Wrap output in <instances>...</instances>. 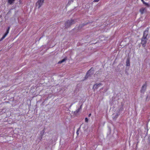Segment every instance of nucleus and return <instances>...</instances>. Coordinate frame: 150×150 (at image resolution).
<instances>
[{"mask_svg": "<svg viewBox=\"0 0 150 150\" xmlns=\"http://www.w3.org/2000/svg\"><path fill=\"white\" fill-rule=\"evenodd\" d=\"M76 22L75 20L71 19L68 20L65 24L66 27L67 28L70 26L71 25L74 24Z\"/></svg>", "mask_w": 150, "mask_h": 150, "instance_id": "obj_1", "label": "nucleus"}, {"mask_svg": "<svg viewBox=\"0 0 150 150\" xmlns=\"http://www.w3.org/2000/svg\"><path fill=\"white\" fill-rule=\"evenodd\" d=\"M147 86V83L146 82L142 86L141 88V89L140 90V92L141 93H144V92L146 91Z\"/></svg>", "mask_w": 150, "mask_h": 150, "instance_id": "obj_2", "label": "nucleus"}, {"mask_svg": "<svg viewBox=\"0 0 150 150\" xmlns=\"http://www.w3.org/2000/svg\"><path fill=\"white\" fill-rule=\"evenodd\" d=\"M147 39L146 38L142 37L141 39V43L142 46L144 47L146 45Z\"/></svg>", "mask_w": 150, "mask_h": 150, "instance_id": "obj_3", "label": "nucleus"}, {"mask_svg": "<svg viewBox=\"0 0 150 150\" xmlns=\"http://www.w3.org/2000/svg\"><path fill=\"white\" fill-rule=\"evenodd\" d=\"M44 2V0H38L36 3V5L40 8L42 4Z\"/></svg>", "mask_w": 150, "mask_h": 150, "instance_id": "obj_4", "label": "nucleus"}, {"mask_svg": "<svg viewBox=\"0 0 150 150\" xmlns=\"http://www.w3.org/2000/svg\"><path fill=\"white\" fill-rule=\"evenodd\" d=\"M10 28V27H8V29L7 30L6 33H5V34L3 35V36L0 39V41H2L7 36V35H8V33H9V31Z\"/></svg>", "mask_w": 150, "mask_h": 150, "instance_id": "obj_5", "label": "nucleus"}, {"mask_svg": "<svg viewBox=\"0 0 150 150\" xmlns=\"http://www.w3.org/2000/svg\"><path fill=\"white\" fill-rule=\"evenodd\" d=\"M102 85V84L101 83L95 84L93 85V89L94 90V91H95V89H97L98 87Z\"/></svg>", "mask_w": 150, "mask_h": 150, "instance_id": "obj_6", "label": "nucleus"}, {"mask_svg": "<svg viewBox=\"0 0 150 150\" xmlns=\"http://www.w3.org/2000/svg\"><path fill=\"white\" fill-rule=\"evenodd\" d=\"M82 106V105L80 106V107L78 109L74 112V113L75 115H77L78 113L81 110Z\"/></svg>", "mask_w": 150, "mask_h": 150, "instance_id": "obj_7", "label": "nucleus"}, {"mask_svg": "<svg viewBox=\"0 0 150 150\" xmlns=\"http://www.w3.org/2000/svg\"><path fill=\"white\" fill-rule=\"evenodd\" d=\"M91 69L89 70L87 73L86 76H85V78L86 79L88 78L89 77L91 76V75L92 74V73H90L91 71Z\"/></svg>", "mask_w": 150, "mask_h": 150, "instance_id": "obj_8", "label": "nucleus"}, {"mask_svg": "<svg viewBox=\"0 0 150 150\" xmlns=\"http://www.w3.org/2000/svg\"><path fill=\"white\" fill-rule=\"evenodd\" d=\"M148 34V31L147 30H145L144 33V34L143 37L146 38L147 35Z\"/></svg>", "mask_w": 150, "mask_h": 150, "instance_id": "obj_9", "label": "nucleus"}, {"mask_svg": "<svg viewBox=\"0 0 150 150\" xmlns=\"http://www.w3.org/2000/svg\"><path fill=\"white\" fill-rule=\"evenodd\" d=\"M67 59L66 57L64 58L61 61H59L58 62V64H60L61 63H63L65 62V61L67 60Z\"/></svg>", "mask_w": 150, "mask_h": 150, "instance_id": "obj_10", "label": "nucleus"}, {"mask_svg": "<svg viewBox=\"0 0 150 150\" xmlns=\"http://www.w3.org/2000/svg\"><path fill=\"white\" fill-rule=\"evenodd\" d=\"M123 104H122L121 107L120 108V109H119V110H118V113H120V112H122L124 108H123Z\"/></svg>", "mask_w": 150, "mask_h": 150, "instance_id": "obj_11", "label": "nucleus"}, {"mask_svg": "<svg viewBox=\"0 0 150 150\" xmlns=\"http://www.w3.org/2000/svg\"><path fill=\"white\" fill-rule=\"evenodd\" d=\"M45 132V131L44 129H43L41 132L40 133V136H41V137L40 139V140H41V139H42V137L44 135Z\"/></svg>", "mask_w": 150, "mask_h": 150, "instance_id": "obj_12", "label": "nucleus"}, {"mask_svg": "<svg viewBox=\"0 0 150 150\" xmlns=\"http://www.w3.org/2000/svg\"><path fill=\"white\" fill-rule=\"evenodd\" d=\"M145 10V8H142L140 10V11L142 14H143Z\"/></svg>", "mask_w": 150, "mask_h": 150, "instance_id": "obj_13", "label": "nucleus"}, {"mask_svg": "<svg viewBox=\"0 0 150 150\" xmlns=\"http://www.w3.org/2000/svg\"><path fill=\"white\" fill-rule=\"evenodd\" d=\"M15 1V0H8V3L11 4H12L13 2Z\"/></svg>", "mask_w": 150, "mask_h": 150, "instance_id": "obj_14", "label": "nucleus"}, {"mask_svg": "<svg viewBox=\"0 0 150 150\" xmlns=\"http://www.w3.org/2000/svg\"><path fill=\"white\" fill-rule=\"evenodd\" d=\"M126 66H129V60L127 59L126 61Z\"/></svg>", "mask_w": 150, "mask_h": 150, "instance_id": "obj_15", "label": "nucleus"}, {"mask_svg": "<svg viewBox=\"0 0 150 150\" xmlns=\"http://www.w3.org/2000/svg\"><path fill=\"white\" fill-rule=\"evenodd\" d=\"M143 3L147 7L150 6L149 4H148V3L145 2H143Z\"/></svg>", "mask_w": 150, "mask_h": 150, "instance_id": "obj_16", "label": "nucleus"}, {"mask_svg": "<svg viewBox=\"0 0 150 150\" xmlns=\"http://www.w3.org/2000/svg\"><path fill=\"white\" fill-rule=\"evenodd\" d=\"M88 119L86 117L85 118V121L86 122H88Z\"/></svg>", "mask_w": 150, "mask_h": 150, "instance_id": "obj_17", "label": "nucleus"}, {"mask_svg": "<svg viewBox=\"0 0 150 150\" xmlns=\"http://www.w3.org/2000/svg\"><path fill=\"white\" fill-rule=\"evenodd\" d=\"M119 115V114L116 113V115H115V116L116 117H117Z\"/></svg>", "mask_w": 150, "mask_h": 150, "instance_id": "obj_18", "label": "nucleus"}, {"mask_svg": "<svg viewBox=\"0 0 150 150\" xmlns=\"http://www.w3.org/2000/svg\"><path fill=\"white\" fill-rule=\"evenodd\" d=\"M100 0H94L93 1L94 2H98Z\"/></svg>", "mask_w": 150, "mask_h": 150, "instance_id": "obj_19", "label": "nucleus"}, {"mask_svg": "<svg viewBox=\"0 0 150 150\" xmlns=\"http://www.w3.org/2000/svg\"><path fill=\"white\" fill-rule=\"evenodd\" d=\"M79 132L78 130L77 131V132H76V134H77V135H78V134H79V132Z\"/></svg>", "mask_w": 150, "mask_h": 150, "instance_id": "obj_20", "label": "nucleus"}, {"mask_svg": "<svg viewBox=\"0 0 150 150\" xmlns=\"http://www.w3.org/2000/svg\"><path fill=\"white\" fill-rule=\"evenodd\" d=\"M91 115V113H90L88 115V117H90Z\"/></svg>", "mask_w": 150, "mask_h": 150, "instance_id": "obj_21", "label": "nucleus"}, {"mask_svg": "<svg viewBox=\"0 0 150 150\" xmlns=\"http://www.w3.org/2000/svg\"><path fill=\"white\" fill-rule=\"evenodd\" d=\"M141 1L143 3V2H144V0H141Z\"/></svg>", "mask_w": 150, "mask_h": 150, "instance_id": "obj_22", "label": "nucleus"}, {"mask_svg": "<svg viewBox=\"0 0 150 150\" xmlns=\"http://www.w3.org/2000/svg\"><path fill=\"white\" fill-rule=\"evenodd\" d=\"M42 104L43 105V103H42Z\"/></svg>", "mask_w": 150, "mask_h": 150, "instance_id": "obj_23", "label": "nucleus"}]
</instances>
